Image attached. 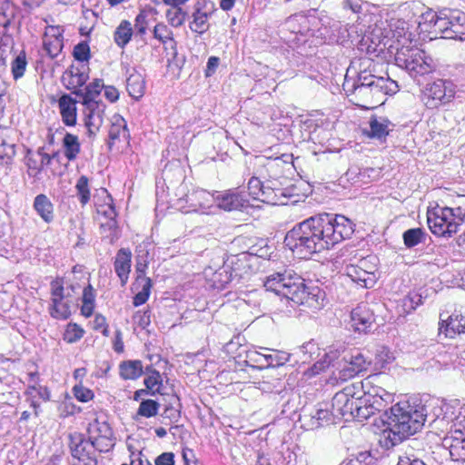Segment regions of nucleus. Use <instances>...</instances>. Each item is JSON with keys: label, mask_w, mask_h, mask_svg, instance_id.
Listing matches in <instances>:
<instances>
[{"label": "nucleus", "mask_w": 465, "mask_h": 465, "mask_svg": "<svg viewBox=\"0 0 465 465\" xmlns=\"http://www.w3.org/2000/svg\"><path fill=\"white\" fill-rule=\"evenodd\" d=\"M346 364L340 371V379L348 380L366 371L371 365L369 360L362 352L358 350L352 351L350 355L344 356Z\"/></svg>", "instance_id": "nucleus-14"}, {"label": "nucleus", "mask_w": 465, "mask_h": 465, "mask_svg": "<svg viewBox=\"0 0 465 465\" xmlns=\"http://www.w3.org/2000/svg\"><path fill=\"white\" fill-rule=\"evenodd\" d=\"M76 195L82 206L86 205L91 199L89 179L85 175L78 178L75 184Z\"/></svg>", "instance_id": "nucleus-43"}, {"label": "nucleus", "mask_w": 465, "mask_h": 465, "mask_svg": "<svg viewBox=\"0 0 465 465\" xmlns=\"http://www.w3.org/2000/svg\"><path fill=\"white\" fill-rule=\"evenodd\" d=\"M424 5L416 1H412L410 3H405L401 5V12H411L412 13V16L406 15V18L411 19L414 16L420 18L418 21L420 26H424L425 30L430 31V33H434L435 35H440V31L438 30V22L440 21V16L441 15V9L439 12H435L431 9H428L425 12Z\"/></svg>", "instance_id": "nucleus-12"}, {"label": "nucleus", "mask_w": 465, "mask_h": 465, "mask_svg": "<svg viewBox=\"0 0 465 465\" xmlns=\"http://www.w3.org/2000/svg\"><path fill=\"white\" fill-rule=\"evenodd\" d=\"M351 320L356 331L366 333L375 322L374 310L368 302H361L351 311Z\"/></svg>", "instance_id": "nucleus-15"}, {"label": "nucleus", "mask_w": 465, "mask_h": 465, "mask_svg": "<svg viewBox=\"0 0 465 465\" xmlns=\"http://www.w3.org/2000/svg\"><path fill=\"white\" fill-rule=\"evenodd\" d=\"M134 322L142 329H146L151 324V312L138 311L134 315Z\"/></svg>", "instance_id": "nucleus-60"}, {"label": "nucleus", "mask_w": 465, "mask_h": 465, "mask_svg": "<svg viewBox=\"0 0 465 465\" xmlns=\"http://www.w3.org/2000/svg\"><path fill=\"white\" fill-rule=\"evenodd\" d=\"M465 332V317L460 314H451L448 319H440L438 337L453 339Z\"/></svg>", "instance_id": "nucleus-19"}, {"label": "nucleus", "mask_w": 465, "mask_h": 465, "mask_svg": "<svg viewBox=\"0 0 465 465\" xmlns=\"http://www.w3.org/2000/svg\"><path fill=\"white\" fill-rule=\"evenodd\" d=\"M263 175V172L259 173V176H252L250 178L247 187L249 191V194L256 200L262 202V195H264L263 189L264 181L262 178Z\"/></svg>", "instance_id": "nucleus-44"}, {"label": "nucleus", "mask_w": 465, "mask_h": 465, "mask_svg": "<svg viewBox=\"0 0 465 465\" xmlns=\"http://www.w3.org/2000/svg\"><path fill=\"white\" fill-rule=\"evenodd\" d=\"M34 209L45 223H51L54 221V204L45 194L41 193L35 196Z\"/></svg>", "instance_id": "nucleus-28"}, {"label": "nucleus", "mask_w": 465, "mask_h": 465, "mask_svg": "<svg viewBox=\"0 0 465 465\" xmlns=\"http://www.w3.org/2000/svg\"><path fill=\"white\" fill-rule=\"evenodd\" d=\"M343 88L354 96L357 105L366 109L381 104L387 94L399 91L397 82L390 77L377 76L366 68L360 70L355 79L346 78Z\"/></svg>", "instance_id": "nucleus-4"}, {"label": "nucleus", "mask_w": 465, "mask_h": 465, "mask_svg": "<svg viewBox=\"0 0 465 465\" xmlns=\"http://www.w3.org/2000/svg\"><path fill=\"white\" fill-rule=\"evenodd\" d=\"M364 394L372 396L374 398L380 397L382 399H387V401H393V395L381 387H373L371 390H369L367 392H364Z\"/></svg>", "instance_id": "nucleus-63"}, {"label": "nucleus", "mask_w": 465, "mask_h": 465, "mask_svg": "<svg viewBox=\"0 0 465 465\" xmlns=\"http://www.w3.org/2000/svg\"><path fill=\"white\" fill-rule=\"evenodd\" d=\"M272 353L267 354V370L272 368L280 370L286 362L289 361L291 356L289 353L275 350H272Z\"/></svg>", "instance_id": "nucleus-45"}, {"label": "nucleus", "mask_w": 465, "mask_h": 465, "mask_svg": "<svg viewBox=\"0 0 465 465\" xmlns=\"http://www.w3.org/2000/svg\"><path fill=\"white\" fill-rule=\"evenodd\" d=\"M285 26L294 34L306 35L310 31L308 17L302 13H296L290 15L285 21Z\"/></svg>", "instance_id": "nucleus-30"}, {"label": "nucleus", "mask_w": 465, "mask_h": 465, "mask_svg": "<svg viewBox=\"0 0 465 465\" xmlns=\"http://www.w3.org/2000/svg\"><path fill=\"white\" fill-rule=\"evenodd\" d=\"M186 191L187 185L181 183L177 188L178 193H176L178 201L193 203L194 199H203L208 203L209 198H212L220 209L227 212L241 210L248 204V201L240 193L231 190L223 193L214 192L212 194L203 189L193 191L191 194H188ZM192 204L194 205L193 203Z\"/></svg>", "instance_id": "nucleus-6"}, {"label": "nucleus", "mask_w": 465, "mask_h": 465, "mask_svg": "<svg viewBox=\"0 0 465 465\" xmlns=\"http://www.w3.org/2000/svg\"><path fill=\"white\" fill-rule=\"evenodd\" d=\"M70 439L71 441L69 444V448L71 455L74 459L79 460L90 455L85 447V444L89 443L88 440H85L82 435H78L76 438L71 436Z\"/></svg>", "instance_id": "nucleus-40"}, {"label": "nucleus", "mask_w": 465, "mask_h": 465, "mask_svg": "<svg viewBox=\"0 0 465 465\" xmlns=\"http://www.w3.org/2000/svg\"><path fill=\"white\" fill-rule=\"evenodd\" d=\"M391 122L386 118L371 116L369 122L370 130H364V135L371 139L384 142L390 134L389 124Z\"/></svg>", "instance_id": "nucleus-25"}, {"label": "nucleus", "mask_w": 465, "mask_h": 465, "mask_svg": "<svg viewBox=\"0 0 465 465\" xmlns=\"http://www.w3.org/2000/svg\"><path fill=\"white\" fill-rule=\"evenodd\" d=\"M103 124V117L84 116V125L88 130V135H95Z\"/></svg>", "instance_id": "nucleus-58"}, {"label": "nucleus", "mask_w": 465, "mask_h": 465, "mask_svg": "<svg viewBox=\"0 0 465 465\" xmlns=\"http://www.w3.org/2000/svg\"><path fill=\"white\" fill-rule=\"evenodd\" d=\"M89 76L88 74L79 67L72 65L68 68L62 76V83L67 90H76L84 86Z\"/></svg>", "instance_id": "nucleus-24"}, {"label": "nucleus", "mask_w": 465, "mask_h": 465, "mask_svg": "<svg viewBox=\"0 0 465 465\" xmlns=\"http://www.w3.org/2000/svg\"><path fill=\"white\" fill-rule=\"evenodd\" d=\"M88 442L99 452H108L114 446V436L88 437Z\"/></svg>", "instance_id": "nucleus-49"}, {"label": "nucleus", "mask_w": 465, "mask_h": 465, "mask_svg": "<svg viewBox=\"0 0 465 465\" xmlns=\"http://www.w3.org/2000/svg\"><path fill=\"white\" fill-rule=\"evenodd\" d=\"M465 222L462 208H450L437 204L427 212V223L430 232L440 237H451Z\"/></svg>", "instance_id": "nucleus-5"}, {"label": "nucleus", "mask_w": 465, "mask_h": 465, "mask_svg": "<svg viewBox=\"0 0 465 465\" xmlns=\"http://www.w3.org/2000/svg\"><path fill=\"white\" fill-rule=\"evenodd\" d=\"M119 373L124 380H136L143 373V363L140 360L124 361L119 365Z\"/></svg>", "instance_id": "nucleus-29"}, {"label": "nucleus", "mask_w": 465, "mask_h": 465, "mask_svg": "<svg viewBox=\"0 0 465 465\" xmlns=\"http://www.w3.org/2000/svg\"><path fill=\"white\" fill-rule=\"evenodd\" d=\"M264 287L295 305H304L312 310H319L322 306L324 293L320 288L307 287L304 279L292 270L269 275Z\"/></svg>", "instance_id": "nucleus-3"}, {"label": "nucleus", "mask_w": 465, "mask_h": 465, "mask_svg": "<svg viewBox=\"0 0 465 465\" xmlns=\"http://www.w3.org/2000/svg\"><path fill=\"white\" fill-rule=\"evenodd\" d=\"M74 397L81 402H88L94 398V392L82 384L74 385L73 388Z\"/></svg>", "instance_id": "nucleus-57"}, {"label": "nucleus", "mask_w": 465, "mask_h": 465, "mask_svg": "<svg viewBox=\"0 0 465 465\" xmlns=\"http://www.w3.org/2000/svg\"><path fill=\"white\" fill-rule=\"evenodd\" d=\"M276 167L273 162L265 165V170L262 178L264 181L262 203L272 205H285L288 200L294 194L293 188L286 186L287 177L276 175Z\"/></svg>", "instance_id": "nucleus-7"}, {"label": "nucleus", "mask_w": 465, "mask_h": 465, "mask_svg": "<svg viewBox=\"0 0 465 465\" xmlns=\"http://www.w3.org/2000/svg\"><path fill=\"white\" fill-rule=\"evenodd\" d=\"M438 22V30L441 38L465 39V13L460 9L443 8Z\"/></svg>", "instance_id": "nucleus-10"}, {"label": "nucleus", "mask_w": 465, "mask_h": 465, "mask_svg": "<svg viewBox=\"0 0 465 465\" xmlns=\"http://www.w3.org/2000/svg\"><path fill=\"white\" fill-rule=\"evenodd\" d=\"M170 32L167 26L163 24H157L153 29V36L161 41L162 43H165L166 39H170Z\"/></svg>", "instance_id": "nucleus-62"}, {"label": "nucleus", "mask_w": 465, "mask_h": 465, "mask_svg": "<svg viewBox=\"0 0 465 465\" xmlns=\"http://www.w3.org/2000/svg\"><path fill=\"white\" fill-rule=\"evenodd\" d=\"M361 410H362V399L350 398L340 417L345 421H349L351 420L362 421L363 416L361 415Z\"/></svg>", "instance_id": "nucleus-32"}, {"label": "nucleus", "mask_w": 465, "mask_h": 465, "mask_svg": "<svg viewBox=\"0 0 465 465\" xmlns=\"http://www.w3.org/2000/svg\"><path fill=\"white\" fill-rule=\"evenodd\" d=\"M454 95L453 84L448 80L438 79L428 84L423 93V101L428 108H438L450 103Z\"/></svg>", "instance_id": "nucleus-11"}, {"label": "nucleus", "mask_w": 465, "mask_h": 465, "mask_svg": "<svg viewBox=\"0 0 465 465\" xmlns=\"http://www.w3.org/2000/svg\"><path fill=\"white\" fill-rule=\"evenodd\" d=\"M286 373H282L281 370L272 368L266 371L262 376V380L258 382V388L266 393H278L280 394L285 389V382L283 378Z\"/></svg>", "instance_id": "nucleus-20"}, {"label": "nucleus", "mask_w": 465, "mask_h": 465, "mask_svg": "<svg viewBox=\"0 0 465 465\" xmlns=\"http://www.w3.org/2000/svg\"><path fill=\"white\" fill-rule=\"evenodd\" d=\"M132 253L130 250L122 248L118 251L114 261V271L121 280L122 285H125L131 270Z\"/></svg>", "instance_id": "nucleus-26"}, {"label": "nucleus", "mask_w": 465, "mask_h": 465, "mask_svg": "<svg viewBox=\"0 0 465 465\" xmlns=\"http://www.w3.org/2000/svg\"><path fill=\"white\" fill-rule=\"evenodd\" d=\"M145 389L150 393V396L156 394L164 395V387L163 383L162 374L159 371H153L150 376H146L143 380Z\"/></svg>", "instance_id": "nucleus-37"}, {"label": "nucleus", "mask_w": 465, "mask_h": 465, "mask_svg": "<svg viewBox=\"0 0 465 465\" xmlns=\"http://www.w3.org/2000/svg\"><path fill=\"white\" fill-rule=\"evenodd\" d=\"M74 58L78 62H88L91 58L90 47L86 41L78 43L73 50Z\"/></svg>", "instance_id": "nucleus-53"}, {"label": "nucleus", "mask_w": 465, "mask_h": 465, "mask_svg": "<svg viewBox=\"0 0 465 465\" xmlns=\"http://www.w3.org/2000/svg\"><path fill=\"white\" fill-rule=\"evenodd\" d=\"M76 103L77 101L68 94H62L58 100L62 120L66 126H74L76 124Z\"/></svg>", "instance_id": "nucleus-23"}, {"label": "nucleus", "mask_w": 465, "mask_h": 465, "mask_svg": "<svg viewBox=\"0 0 465 465\" xmlns=\"http://www.w3.org/2000/svg\"><path fill=\"white\" fill-rule=\"evenodd\" d=\"M135 283L142 286L141 291H139L133 299V304L138 307L145 303L149 299L153 283L152 280H143V282Z\"/></svg>", "instance_id": "nucleus-51"}, {"label": "nucleus", "mask_w": 465, "mask_h": 465, "mask_svg": "<svg viewBox=\"0 0 465 465\" xmlns=\"http://www.w3.org/2000/svg\"><path fill=\"white\" fill-rule=\"evenodd\" d=\"M395 64L405 69L412 78L430 74L433 70L431 59L425 52L418 48H404L398 50L395 55Z\"/></svg>", "instance_id": "nucleus-9"}, {"label": "nucleus", "mask_w": 465, "mask_h": 465, "mask_svg": "<svg viewBox=\"0 0 465 465\" xmlns=\"http://www.w3.org/2000/svg\"><path fill=\"white\" fill-rule=\"evenodd\" d=\"M364 387L363 383L351 384L346 386L343 390L338 391L340 394H343L347 396V398L351 399H363V396H359L361 389Z\"/></svg>", "instance_id": "nucleus-59"}, {"label": "nucleus", "mask_w": 465, "mask_h": 465, "mask_svg": "<svg viewBox=\"0 0 465 465\" xmlns=\"http://www.w3.org/2000/svg\"><path fill=\"white\" fill-rule=\"evenodd\" d=\"M155 465H174V454L173 452H163L154 460Z\"/></svg>", "instance_id": "nucleus-64"}, {"label": "nucleus", "mask_w": 465, "mask_h": 465, "mask_svg": "<svg viewBox=\"0 0 465 465\" xmlns=\"http://www.w3.org/2000/svg\"><path fill=\"white\" fill-rule=\"evenodd\" d=\"M64 30L60 26H49L43 37V47L46 54L55 58L64 47Z\"/></svg>", "instance_id": "nucleus-17"}, {"label": "nucleus", "mask_w": 465, "mask_h": 465, "mask_svg": "<svg viewBox=\"0 0 465 465\" xmlns=\"http://www.w3.org/2000/svg\"><path fill=\"white\" fill-rule=\"evenodd\" d=\"M64 299L51 298V303L48 307L49 314L56 320H67L71 316V309L68 302Z\"/></svg>", "instance_id": "nucleus-31"}, {"label": "nucleus", "mask_w": 465, "mask_h": 465, "mask_svg": "<svg viewBox=\"0 0 465 465\" xmlns=\"http://www.w3.org/2000/svg\"><path fill=\"white\" fill-rule=\"evenodd\" d=\"M392 401L364 394L361 410L362 421L376 412L383 411L381 416V421L385 427L384 430L389 431L388 438L392 445L420 431L426 422L433 429L444 430H448L450 422L457 426V423L460 424L465 420V416H457L449 404L430 408V405L422 403L420 399H411L400 401L386 410Z\"/></svg>", "instance_id": "nucleus-1"}, {"label": "nucleus", "mask_w": 465, "mask_h": 465, "mask_svg": "<svg viewBox=\"0 0 465 465\" xmlns=\"http://www.w3.org/2000/svg\"><path fill=\"white\" fill-rule=\"evenodd\" d=\"M15 155V143L9 134H0V160L9 164Z\"/></svg>", "instance_id": "nucleus-35"}, {"label": "nucleus", "mask_w": 465, "mask_h": 465, "mask_svg": "<svg viewBox=\"0 0 465 465\" xmlns=\"http://www.w3.org/2000/svg\"><path fill=\"white\" fill-rule=\"evenodd\" d=\"M428 234L422 228H411L402 233L404 245L411 249L420 243H425Z\"/></svg>", "instance_id": "nucleus-36"}, {"label": "nucleus", "mask_w": 465, "mask_h": 465, "mask_svg": "<svg viewBox=\"0 0 465 465\" xmlns=\"http://www.w3.org/2000/svg\"><path fill=\"white\" fill-rule=\"evenodd\" d=\"M375 265L371 264L367 258L359 261L358 264H348L345 273L354 282L364 288H372L376 282Z\"/></svg>", "instance_id": "nucleus-13"}, {"label": "nucleus", "mask_w": 465, "mask_h": 465, "mask_svg": "<svg viewBox=\"0 0 465 465\" xmlns=\"http://www.w3.org/2000/svg\"><path fill=\"white\" fill-rule=\"evenodd\" d=\"M133 33L131 23L123 20L114 33V41L120 48H124L131 41Z\"/></svg>", "instance_id": "nucleus-34"}, {"label": "nucleus", "mask_w": 465, "mask_h": 465, "mask_svg": "<svg viewBox=\"0 0 465 465\" xmlns=\"http://www.w3.org/2000/svg\"><path fill=\"white\" fill-rule=\"evenodd\" d=\"M104 88V81L96 78L86 85L84 91L82 89H76L73 91V94L82 98V100L97 101L96 97L99 96Z\"/></svg>", "instance_id": "nucleus-33"}, {"label": "nucleus", "mask_w": 465, "mask_h": 465, "mask_svg": "<svg viewBox=\"0 0 465 465\" xmlns=\"http://www.w3.org/2000/svg\"><path fill=\"white\" fill-rule=\"evenodd\" d=\"M84 331L76 323L68 325L64 334V340L68 343H74L84 336Z\"/></svg>", "instance_id": "nucleus-54"}, {"label": "nucleus", "mask_w": 465, "mask_h": 465, "mask_svg": "<svg viewBox=\"0 0 465 465\" xmlns=\"http://www.w3.org/2000/svg\"><path fill=\"white\" fill-rule=\"evenodd\" d=\"M84 105V116L103 117L105 104L102 101L82 100Z\"/></svg>", "instance_id": "nucleus-47"}, {"label": "nucleus", "mask_w": 465, "mask_h": 465, "mask_svg": "<svg viewBox=\"0 0 465 465\" xmlns=\"http://www.w3.org/2000/svg\"><path fill=\"white\" fill-rule=\"evenodd\" d=\"M442 445L449 450L452 460L465 462V434L460 428L455 429L450 436H446Z\"/></svg>", "instance_id": "nucleus-18"}, {"label": "nucleus", "mask_w": 465, "mask_h": 465, "mask_svg": "<svg viewBox=\"0 0 465 465\" xmlns=\"http://www.w3.org/2000/svg\"><path fill=\"white\" fill-rule=\"evenodd\" d=\"M25 161V165L28 168V175L30 177H37V175L42 172L40 158L35 156L31 149H27Z\"/></svg>", "instance_id": "nucleus-48"}, {"label": "nucleus", "mask_w": 465, "mask_h": 465, "mask_svg": "<svg viewBox=\"0 0 465 465\" xmlns=\"http://www.w3.org/2000/svg\"><path fill=\"white\" fill-rule=\"evenodd\" d=\"M88 437L102 438L104 436H114L113 430L107 421H100L95 419L89 424L87 429Z\"/></svg>", "instance_id": "nucleus-41"}, {"label": "nucleus", "mask_w": 465, "mask_h": 465, "mask_svg": "<svg viewBox=\"0 0 465 465\" xmlns=\"http://www.w3.org/2000/svg\"><path fill=\"white\" fill-rule=\"evenodd\" d=\"M63 146L64 150V156L69 161L74 160L80 153L81 145L78 137L70 133L65 134L63 139Z\"/></svg>", "instance_id": "nucleus-39"}, {"label": "nucleus", "mask_w": 465, "mask_h": 465, "mask_svg": "<svg viewBox=\"0 0 465 465\" xmlns=\"http://www.w3.org/2000/svg\"><path fill=\"white\" fill-rule=\"evenodd\" d=\"M159 408L160 404L156 401L151 399L143 400L137 410V415L144 418H152L157 415Z\"/></svg>", "instance_id": "nucleus-46"}, {"label": "nucleus", "mask_w": 465, "mask_h": 465, "mask_svg": "<svg viewBox=\"0 0 465 465\" xmlns=\"http://www.w3.org/2000/svg\"><path fill=\"white\" fill-rule=\"evenodd\" d=\"M26 65L25 53L22 51L12 62V74L15 80L24 75Z\"/></svg>", "instance_id": "nucleus-52"}, {"label": "nucleus", "mask_w": 465, "mask_h": 465, "mask_svg": "<svg viewBox=\"0 0 465 465\" xmlns=\"http://www.w3.org/2000/svg\"><path fill=\"white\" fill-rule=\"evenodd\" d=\"M126 74H128L126 79V90L132 98L138 101L145 93L144 77L134 67L127 69Z\"/></svg>", "instance_id": "nucleus-22"}, {"label": "nucleus", "mask_w": 465, "mask_h": 465, "mask_svg": "<svg viewBox=\"0 0 465 465\" xmlns=\"http://www.w3.org/2000/svg\"><path fill=\"white\" fill-rule=\"evenodd\" d=\"M214 11V4L211 1H198L193 13V20L190 24V29L198 34H203L209 28L208 18Z\"/></svg>", "instance_id": "nucleus-16"}, {"label": "nucleus", "mask_w": 465, "mask_h": 465, "mask_svg": "<svg viewBox=\"0 0 465 465\" xmlns=\"http://www.w3.org/2000/svg\"><path fill=\"white\" fill-rule=\"evenodd\" d=\"M130 137V131L125 119L118 114H114L108 131L107 146L109 151H112L116 141H120L121 138H123L124 141L128 142Z\"/></svg>", "instance_id": "nucleus-21"}, {"label": "nucleus", "mask_w": 465, "mask_h": 465, "mask_svg": "<svg viewBox=\"0 0 465 465\" xmlns=\"http://www.w3.org/2000/svg\"><path fill=\"white\" fill-rule=\"evenodd\" d=\"M333 417L335 416L332 411L331 412L327 409L319 408L312 411L309 415H304L303 419L306 420L305 425L309 430H315L330 424Z\"/></svg>", "instance_id": "nucleus-27"}, {"label": "nucleus", "mask_w": 465, "mask_h": 465, "mask_svg": "<svg viewBox=\"0 0 465 465\" xmlns=\"http://www.w3.org/2000/svg\"><path fill=\"white\" fill-rule=\"evenodd\" d=\"M267 354L260 352L256 350L246 351L245 365L252 369H267Z\"/></svg>", "instance_id": "nucleus-42"}, {"label": "nucleus", "mask_w": 465, "mask_h": 465, "mask_svg": "<svg viewBox=\"0 0 465 465\" xmlns=\"http://www.w3.org/2000/svg\"><path fill=\"white\" fill-rule=\"evenodd\" d=\"M390 27L393 31V37L396 38L405 35L406 31L409 29L408 23L401 19H398L394 22L391 21Z\"/></svg>", "instance_id": "nucleus-61"}, {"label": "nucleus", "mask_w": 465, "mask_h": 465, "mask_svg": "<svg viewBox=\"0 0 465 465\" xmlns=\"http://www.w3.org/2000/svg\"><path fill=\"white\" fill-rule=\"evenodd\" d=\"M354 223L341 214L328 213L296 223L285 235L284 244L302 257L330 250L354 232Z\"/></svg>", "instance_id": "nucleus-2"}, {"label": "nucleus", "mask_w": 465, "mask_h": 465, "mask_svg": "<svg viewBox=\"0 0 465 465\" xmlns=\"http://www.w3.org/2000/svg\"><path fill=\"white\" fill-rule=\"evenodd\" d=\"M82 302L81 313L86 318L91 317L94 310L95 291L90 283L83 290Z\"/></svg>", "instance_id": "nucleus-38"}, {"label": "nucleus", "mask_w": 465, "mask_h": 465, "mask_svg": "<svg viewBox=\"0 0 465 465\" xmlns=\"http://www.w3.org/2000/svg\"><path fill=\"white\" fill-rule=\"evenodd\" d=\"M64 278L56 277L50 282L51 298L65 299L70 293H64Z\"/></svg>", "instance_id": "nucleus-55"}, {"label": "nucleus", "mask_w": 465, "mask_h": 465, "mask_svg": "<svg viewBox=\"0 0 465 465\" xmlns=\"http://www.w3.org/2000/svg\"><path fill=\"white\" fill-rule=\"evenodd\" d=\"M265 257L267 255V249H256L255 246L250 247L246 252H242L232 258L230 262H224L223 266L212 272L211 281L216 289H224L227 284L232 282L235 278L238 280L242 278V270L240 269L239 262L246 261L249 256Z\"/></svg>", "instance_id": "nucleus-8"}, {"label": "nucleus", "mask_w": 465, "mask_h": 465, "mask_svg": "<svg viewBox=\"0 0 465 465\" xmlns=\"http://www.w3.org/2000/svg\"><path fill=\"white\" fill-rule=\"evenodd\" d=\"M166 17L173 26L179 27L189 17V14L183 8L172 7L166 12Z\"/></svg>", "instance_id": "nucleus-50"}, {"label": "nucleus", "mask_w": 465, "mask_h": 465, "mask_svg": "<svg viewBox=\"0 0 465 465\" xmlns=\"http://www.w3.org/2000/svg\"><path fill=\"white\" fill-rule=\"evenodd\" d=\"M350 398L336 392L331 401L332 413L335 417H340L342 410L347 404Z\"/></svg>", "instance_id": "nucleus-56"}]
</instances>
